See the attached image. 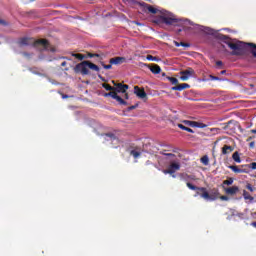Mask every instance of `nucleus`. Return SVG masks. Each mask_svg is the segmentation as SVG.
I'll return each instance as SVG.
<instances>
[{
    "label": "nucleus",
    "instance_id": "obj_26",
    "mask_svg": "<svg viewBox=\"0 0 256 256\" xmlns=\"http://www.w3.org/2000/svg\"><path fill=\"white\" fill-rule=\"evenodd\" d=\"M102 87H103V89H105L106 91H115V87H113V86H111V85H109V84H107V83H103V84H102Z\"/></svg>",
    "mask_w": 256,
    "mask_h": 256
},
{
    "label": "nucleus",
    "instance_id": "obj_49",
    "mask_svg": "<svg viewBox=\"0 0 256 256\" xmlns=\"http://www.w3.org/2000/svg\"><path fill=\"white\" fill-rule=\"evenodd\" d=\"M251 225L256 228V222H252Z\"/></svg>",
    "mask_w": 256,
    "mask_h": 256
},
{
    "label": "nucleus",
    "instance_id": "obj_24",
    "mask_svg": "<svg viewBox=\"0 0 256 256\" xmlns=\"http://www.w3.org/2000/svg\"><path fill=\"white\" fill-rule=\"evenodd\" d=\"M182 177H183L184 181H195V176H193V175L182 174Z\"/></svg>",
    "mask_w": 256,
    "mask_h": 256
},
{
    "label": "nucleus",
    "instance_id": "obj_13",
    "mask_svg": "<svg viewBox=\"0 0 256 256\" xmlns=\"http://www.w3.org/2000/svg\"><path fill=\"white\" fill-rule=\"evenodd\" d=\"M127 59L125 57H114L109 60L111 65H121V63H125Z\"/></svg>",
    "mask_w": 256,
    "mask_h": 256
},
{
    "label": "nucleus",
    "instance_id": "obj_34",
    "mask_svg": "<svg viewBox=\"0 0 256 256\" xmlns=\"http://www.w3.org/2000/svg\"><path fill=\"white\" fill-rule=\"evenodd\" d=\"M246 189H248V191H251V193H253V191H255V188H253V186L251 184H247Z\"/></svg>",
    "mask_w": 256,
    "mask_h": 256
},
{
    "label": "nucleus",
    "instance_id": "obj_47",
    "mask_svg": "<svg viewBox=\"0 0 256 256\" xmlns=\"http://www.w3.org/2000/svg\"><path fill=\"white\" fill-rule=\"evenodd\" d=\"M225 73H227V70H222V71L220 72V75H225Z\"/></svg>",
    "mask_w": 256,
    "mask_h": 256
},
{
    "label": "nucleus",
    "instance_id": "obj_15",
    "mask_svg": "<svg viewBox=\"0 0 256 256\" xmlns=\"http://www.w3.org/2000/svg\"><path fill=\"white\" fill-rule=\"evenodd\" d=\"M190 88H191V85L187 83H182L172 87V91H184V89H190Z\"/></svg>",
    "mask_w": 256,
    "mask_h": 256
},
{
    "label": "nucleus",
    "instance_id": "obj_41",
    "mask_svg": "<svg viewBox=\"0 0 256 256\" xmlns=\"http://www.w3.org/2000/svg\"><path fill=\"white\" fill-rule=\"evenodd\" d=\"M175 47H181V42L174 41Z\"/></svg>",
    "mask_w": 256,
    "mask_h": 256
},
{
    "label": "nucleus",
    "instance_id": "obj_7",
    "mask_svg": "<svg viewBox=\"0 0 256 256\" xmlns=\"http://www.w3.org/2000/svg\"><path fill=\"white\" fill-rule=\"evenodd\" d=\"M180 75L181 81H189L195 75V70L193 68H187L186 70L180 71Z\"/></svg>",
    "mask_w": 256,
    "mask_h": 256
},
{
    "label": "nucleus",
    "instance_id": "obj_10",
    "mask_svg": "<svg viewBox=\"0 0 256 256\" xmlns=\"http://www.w3.org/2000/svg\"><path fill=\"white\" fill-rule=\"evenodd\" d=\"M114 87V91L116 93H127V89H129V85L127 84H121V83H115V81H112Z\"/></svg>",
    "mask_w": 256,
    "mask_h": 256
},
{
    "label": "nucleus",
    "instance_id": "obj_21",
    "mask_svg": "<svg viewBox=\"0 0 256 256\" xmlns=\"http://www.w3.org/2000/svg\"><path fill=\"white\" fill-rule=\"evenodd\" d=\"M179 129H182V131H187L188 133H195V131H193V129L186 127L183 124H178Z\"/></svg>",
    "mask_w": 256,
    "mask_h": 256
},
{
    "label": "nucleus",
    "instance_id": "obj_42",
    "mask_svg": "<svg viewBox=\"0 0 256 256\" xmlns=\"http://www.w3.org/2000/svg\"><path fill=\"white\" fill-rule=\"evenodd\" d=\"M216 65H217V67H221V65H223V62L219 60L216 62Z\"/></svg>",
    "mask_w": 256,
    "mask_h": 256
},
{
    "label": "nucleus",
    "instance_id": "obj_19",
    "mask_svg": "<svg viewBox=\"0 0 256 256\" xmlns=\"http://www.w3.org/2000/svg\"><path fill=\"white\" fill-rule=\"evenodd\" d=\"M243 197L246 201H254V197L249 195V192H247V190L243 191Z\"/></svg>",
    "mask_w": 256,
    "mask_h": 256
},
{
    "label": "nucleus",
    "instance_id": "obj_20",
    "mask_svg": "<svg viewBox=\"0 0 256 256\" xmlns=\"http://www.w3.org/2000/svg\"><path fill=\"white\" fill-rule=\"evenodd\" d=\"M72 57H75V59H78L79 61H83V59H87V56L79 53H72Z\"/></svg>",
    "mask_w": 256,
    "mask_h": 256
},
{
    "label": "nucleus",
    "instance_id": "obj_6",
    "mask_svg": "<svg viewBox=\"0 0 256 256\" xmlns=\"http://www.w3.org/2000/svg\"><path fill=\"white\" fill-rule=\"evenodd\" d=\"M181 169V164L177 162H172L169 166L168 169L163 170L164 175H171V177L176 178L177 176L175 175L176 171H179Z\"/></svg>",
    "mask_w": 256,
    "mask_h": 256
},
{
    "label": "nucleus",
    "instance_id": "obj_39",
    "mask_svg": "<svg viewBox=\"0 0 256 256\" xmlns=\"http://www.w3.org/2000/svg\"><path fill=\"white\" fill-rule=\"evenodd\" d=\"M139 105H132V106H130V107H128V111H133V109H137V107H138Z\"/></svg>",
    "mask_w": 256,
    "mask_h": 256
},
{
    "label": "nucleus",
    "instance_id": "obj_8",
    "mask_svg": "<svg viewBox=\"0 0 256 256\" xmlns=\"http://www.w3.org/2000/svg\"><path fill=\"white\" fill-rule=\"evenodd\" d=\"M104 97H112V99H116L120 105H127V101H124L121 96L117 95L115 90H110V92L105 93Z\"/></svg>",
    "mask_w": 256,
    "mask_h": 256
},
{
    "label": "nucleus",
    "instance_id": "obj_12",
    "mask_svg": "<svg viewBox=\"0 0 256 256\" xmlns=\"http://www.w3.org/2000/svg\"><path fill=\"white\" fill-rule=\"evenodd\" d=\"M134 93L139 99H147V92H145L144 88L139 86L134 87Z\"/></svg>",
    "mask_w": 256,
    "mask_h": 256
},
{
    "label": "nucleus",
    "instance_id": "obj_16",
    "mask_svg": "<svg viewBox=\"0 0 256 256\" xmlns=\"http://www.w3.org/2000/svg\"><path fill=\"white\" fill-rule=\"evenodd\" d=\"M233 151H235V148L233 146H229V145H224L222 147V155H229L230 153H233Z\"/></svg>",
    "mask_w": 256,
    "mask_h": 256
},
{
    "label": "nucleus",
    "instance_id": "obj_4",
    "mask_svg": "<svg viewBox=\"0 0 256 256\" xmlns=\"http://www.w3.org/2000/svg\"><path fill=\"white\" fill-rule=\"evenodd\" d=\"M89 69L99 73V66L93 64L91 61H83L74 67L75 73H81V75H89Z\"/></svg>",
    "mask_w": 256,
    "mask_h": 256
},
{
    "label": "nucleus",
    "instance_id": "obj_30",
    "mask_svg": "<svg viewBox=\"0 0 256 256\" xmlns=\"http://www.w3.org/2000/svg\"><path fill=\"white\" fill-rule=\"evenodd\" d=\"M246 169H248V173H249V169H253L255 170L256 169V162H252L250 164H246Z\"/></svg>",
    "mask_w": 256,
    "mask_h": 256
},
{
    "label": "nucleus",
    "instance_id": "obj_44",
    "mask_svg": "<svg viewBox=\"0 0 256 256\" xmlns=\"http://www.w3.org/2000/svg\"><path fill=\"white\" fill-rule=\"evenodd\" d=\"M0 25H7V22H5L3 19H0Z\"/></svg>",
    "mask_w": 256,
    "mask_h": 256
},
{
    "label": "nucleus",
    "instance_id": "obj_3",
    "mask_svg": "<svg viewBox=\"0 0 256 256\" xmlns=\"http://www.w3.org/2000/svg\"><path fill=\"white\" fill-rule=\"evenodd\" d=\"M186 186L191 191H196L195 197H197V195H199L202 199H205V201H215V200L219 199L220 194H219L218 189H212L209 193L207 191V188L197 187V186L191 184V182H187Z\"/></svg>",
    "mask_w": 256,
    "mask_h": 256
},
{
    "label": "nucleus",
    "instance_id": "obj_43",
    "mask_svg": "<svg viewBox=\"0 0 256 256\" xmlns=\"http://www.w3.org/2000/svg\"><path fill=\"white\" fill-rule=\"evenodd\" d=\"M165 155H166V157H175V154H173V153H166Z\"/></svg>",
    "mask_w": 256,
    "mask_h": 256
},
{
    "label": "nucleus",
    "instance_id": "obj_38",
    "mask_svg": "<svg viewBox=\"0 0 256 256\" xmlns=\"http://www.w3.org/2000/svg\"><path fill=\"white\" fill-rule=\"evenodd\" d=\"M180 47H191V44L185 43V42H180Z\"/></svg>",
    "mask_w": 256,
    "mask_h": 256
},
{
    "label": "nucleus",
    "instance_id": "obj_51",
    "mask_svg": "<svg viewBox=\"0 0 256 256\" xmlns=\"http://www.w3.org/2000/svg\"><path fill=\"white\" fill-rule=\"evenodd\" d=\"M99 77H100L103 81H105V78H103L101 75H99Z\"/></svg>",
    "mask_w": 256,
    "mask_h": 256
},
{
    "label": "nucleus",
    "instance_id": "obj_27",
    "mask_svg": "<svg viewBox=\"0 0 256 256\" xmlns=\"http://www.w3.org/2000/svg\"><path fill=\"white\" fill-rule=\"evenodd\" d=\"M168 81H170V83H172V85H179V80L175 77H167Z\"/></svg>",
    "mask_w": 256,
    "mask_h": 256
},
{
    "label": "nucleus",
    "instance_id": "obj_50",
    "mask_svg": "<svg viewBox=\"0 0 256 256\" xmlns=\"http://www.w3.org/2000/svg\"><path fill=\"white\" fill-rule=\"evenodd\" d=\"M251 133L256 134V129H252V130H251Z\"/></svg>",
    "mask_w": 256,
    "mask_h": 256
},
{
    "label": "nucleus",
    "instance_id": "obj_22",
    "mask_svg": "<svg viewBox=\"0 0 256 256\" xmlns=\"http://www.w3.org/2000/svg\"><path fill=\"white\" fill-rule=\"evenodd\" d=\"M184 125H187L188 127H197V122L191 121V120H184Z\"/></svg>",
    "mask_w": 256,
    "mask_h": 256
},
{
    "label": "nucleus",
    "instance_id": "obj_29",
    "mask_svg": "<svg viewBox=\"0 0 256 256\" xmlns=\"http://www.w3.org/2000/svg\"><path fill=\"white\" fill-rule=\"evenodd\" d=\"M201 163L204 165H209V156L204 155L201 159H200Z\"/></svg>",
    "mask_w": 256,
    "mask_h": 256
},
{
    "label": "nucleus",
    "instance_id": "obj_18",
    "mask_svg": "<svg viewBox=\"0 0 256 256\" xmlns=\"http://www.w3.org/2000/svg\"><path fill=\"white\" fill-rule=\"evenodd\" d=\"M130 155H132V157H134V159H139V157H141V151L134 149L130 151Z\"/></svg>",
    "mask_w": 256,
    "mask_h": 256
},
{
    "label": "nucleus",
    "instance_id": "obj_48",
    "mask_svg": "<svg viewBox=\"0 0 256 256\" xmlns=\"http://www.w3.org/2000/svg\"><path fill=\"white\" fill-rule=\"evenodd\" d=\"M250 147H255V142H251Z\"/></svg>",
    "mask_w": 256,
    "mask_h": 256
},
{
    "label": "nucleus",
    "instance_id": "obj_37",
    "mask_svg": "<svg viewBox=\"0 0 256 256\" xmlns=\"http://www.w3.org/2000/svg\"><path fill=\"white\" fill-rule=\"evenodd\" d=\"M218 199H221V201H229V196H219Z\"/></svg>",
    "mask_w": 256,
    "mask_h": 256
},
{
    "label": "nucleus",
    "instance_id": "obj_32",
    "mask_svg": "<svg viewBox=\"0 0 256 256\" xmlns=\"http://www.w3.org/2000/svg\"><path fill=\"white\" fill-rule=\"evenodd\" d=\"M87 57H90V59H92L93 57H100V55H99V54H93V53L89 52V53L87 54L86 58H87Z\"/></svg>",
    "mask_w": 256,
    "mask_h": 256
},
{
    "label": "nucleus",
    "instance_id": "obj_40",
    "mask_svg": "<svg viewBox=\"0 0 256 256\" xmlns=\"http://www.w3.org/2000/svg\"><path fill=\"white\" fill-rule=\"evenodd\" d=\"M106 137H110V139H115V134L108 133V134H106Z\"/></svg>",
    "mask_w": 256,
    "mask_h": 256
},
{
    "label": "nucleus",
    "instance_id": "obj_11",
    "mask_svg": "<svg viewBox=\"0 0 256 256\" xmlns=\"http://www.w3.org/2000/svg\"><path fill=\"white\" fill-rule=\"evenodd\" d=\"M228 169H231V171H233L234 173H249L246 165H230L228 166Z\"/></svg>",
    "mask_w": 256,
    "mask_h": 256
},
{
    "label": "nucleus",
    "instance_id": "obj_52",
    "mask_svg": "<svg viewBox=\"0 0 256 256\" xmlns=\"http://www.w3.org/2000/svg\"><path fill=\"white\" fill-rule=\"evenodd\" d=\"M67 97H68L67 95H63V99H67Z\"/></svg>",
    "mask_w": 256,
    "mask_h": 256
},
{
    "label": "nucleus",
    "instance_id": "obj_36",
    "mask_svg": "<svg viewBox=\"0 0 256 256\" xmlns=\"http://www.w3.org/2000/svg\"><path fill=\"white\" fill-rule=\"evenodd\" d=\"M102 67L104 68V69H112V64L110 63V64H104V63H102Z\"/></svg>",
    "mask_w": 256,
    "mask_h": 256
},
{
    "label": "nucleus",
    "instance_id": "obj_14",
    "mask_svg": "<svg viewBox=\"0 0 256 256\" xmlns=\"http://www.w3.org/2000/svg\"><path fill=\"white\" fill-rule=\"evenodd\" d=\"M226 195H237L239 193V187L238 186H232L228 188H224Z\"/></svg>",
    "mask_w": 256,
    "mask_h": 256
},
{
    "label": "nucleus",
    "instance_id": "obj_5",
    "mask_svg": "<svg viewBox=\"0 0 256 256\" xmlns=\"http://www.w3.org/2000/svg\"><path fill=\"white\" fill-rule=\"evenodd\" d=\"M156 23H164L165 25H181L180 19L175 18L173 14L163 13L157 18Z\"/></svg>",
    "mask_w": 256,
    "mask_h": 256
},
{
    "label": "nucleus",
    "instance_id": "obj_1",
    "mask_svg": "<svg viewBox=\"0 0 256 256\" xmlns=\"http://www.w3.org/2000/svg\"><path fill=\"white\" fill-rule=\"evenodd\" d=\"M216 39L223 41L224 43H226V45H228L229 48L232 49L231 55H244L247 47H251L252 48L251 53H252L253 57L256 58V44L255 43H245V42H241V41L233 42V41H231V38H229V36H227L225 34H220V33L216 34Z\"/></svg>",
    "mask_w": 256,
    "mask_h": 256
},
{
    "label": "nucleus",
    "instance_id": "obj_31",
    "mask_svg": "<svg viewBox=\"0 0 256 256\" xmlns=\"http://www.w3.org/2000/svg\"><path fill=\"white\" fill-rule=\"evenodd\" d=\"M196 127H198L199 129H205V127H207V124H203L201 122H197L196 123Z\"/></svg>",
    "mask_w": 256,
    "mask_h": 256
},
{
    "label": "nucleus",
    "instance_id": "obj_17",
    "mask_svg": "<svg viewBox=\"0 0 256 256\" xmlns=\"http://www.w3.org/2000/svg\"><path fill=\"white\" fill-rule=\"evenodd\" d=\"M151 73H153L154 75H159V73H161V66L157 65V64H152L149 67Z\"/></svg>",
    "mask_w": 256,
    "mask_h": 256
},
{
    "label": "nucleus",
    "instance_id": "obj_25",
    "mask_svg": "<svg viewBox=\"0 0 256 256\" xmlns=\"http://www.w3.org/2000/svg\"><path fill=\"white\" fill-rule=\"evenodd\" d=\"M146 59H147L148 61H156V62L161 61V59H160L159 57L153 56V55H147V56H146Z\"/></svg>",
    "mask_w": 256,
    "mask_h": 256
},
{
    "label": "nucleus",
    "instance_id": "obj_46",
    "mask_svg": "<svg viewBox=\"0 0 256 256\" xmlns=\"http://www.w3.org/2000/svg\"><path fill=\"white\" fill-rule=\"evenodd\" d=\"M66 65H67V62L65 61L61 63V67H66Z\"/></svg>",
    "mask_w": 256,
    "mask_h": 256
},
{
    "label": "nucleus",
    "instance_id": "obj_9",
    "mask_svg": "<svg viewBox=\"0 0 256 256\" xmlns=\"http://www.w3.org/2000/svg\"><path fill=\"white\" fill-rule=\"evenodd\" d=\"M140 7H143L144 11L148 13H152V15H157L159 13V9L153 7L151 4H147L145 2H139Z\"/></svg>",
    "mask_w": 256,
    "mask_h": 256
},
{
    "label": "nucleus",
    "instance_id": "obj_33",
    "mask_svg": "<svg viewBox=\"0 0 256 256\" xmlns=\"http://www.w3.org/2000/svg\"><path fill=\"white\" fill-rule=\"evenodd\" d=\"M209 77H210L211 81H222L221 78H219L217 76L210 75Z\"/></svg>",
    "mask_w": 256,
    "mask_h": 256
},
{
    "label": "nucleus",
    "instance_id": "obj_23",
    "mask_svg": "<svg viewBox=\"0 0 256 256\" xmlns=\"http://www.w3.org/2000/svg\"><path fill=\"white\" fill-rule=\"evenodd\" d=\"M232 159L235 163H241V157L239 156V152H234L232 155Z\"/></svg>",
    "mask_w": 256,
    "mask_h": 256
},
{
    "label": "nucleus",
    "instance_id": "obj_45",
    "mask_svg": "<svg viewBox=\"0 0 256 256\" xmlns=\"http://www.w3.org/2000/svg\"><path fill=\"white\" fill-rule=\"evenodd\" d=\"M124 99H129V94L127 92L124 93Z\"/></svg>",
    "mask_w": 256,
    "mask_h": 256
},
{
    "label": "nucleus",
    "instance_id": "obj_35",
    "mask_svg": "<svg viewBox=\"0 0 256 256\" xmlns=\"http://www.w3.org/2000/svg\"><path fill=\"white\" fill-rule=\"evenodd\" d=\"M204 31L205 33H208V35H213V29L211 28H205Z\"/></svg>",
    "mask_w": 256,
    "mask_h": 256
},
{
    "label": "nucleus",
    "instance_id": "obj_2",
    "mask_svg": "<svg viewBox=\"0 0 256 256\" xmlns=\"http://www.w3.org/2000/svg\"><path fill=\"white\" fill-rule=\"evenodd\" d=\"M18 45L20 47H29L32 45L33 47H42L44 51L55 52V48L51 47V44L47 39L35 40V38L24 37L19 39Z\"/></svg>",
    "mask_w": 256,
    "mask_h": 256
},
{
    "label": "nucleus",
    "instance_id": "obj_28",
    "mask_svg": "<svg viewBox=\"0 0 256 256\" xmlns=\"http://www.w3.org/2000/svg\"><path fill=\"white\" fill-rule=\"evenodd\" d=\"M233 178H228L227 180H224L222 183L223 189H225V185H233Z\"/></svg>",
    "mask_w": 256,
    "mask_h": 256
}]
</instances>
